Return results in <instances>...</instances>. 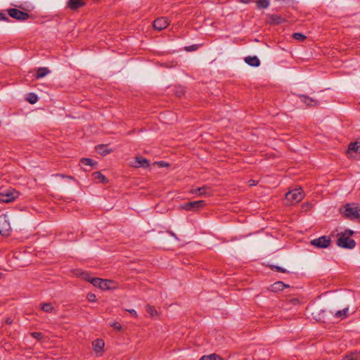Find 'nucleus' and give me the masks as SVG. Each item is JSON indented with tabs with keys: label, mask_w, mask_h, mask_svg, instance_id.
<instances>
[{
	"label": "nucleus",
	"mask_w": 360,
	"mask_h": 360,
	"mask_svg": "<svg viewBox=\"0 0 360 360\" xmlns=\"http://www.w3.org/2000/svg\"><path fill=\"white\" fill-rule=\"evenodd\" d=\"M288 285L283 283L282 281H277L270 286V290L272 292H278L283 290Z\"/></svg>",
	"instance_id": "obj_19"
},
{
	"label": "nucleus",
	"mask_w": 360,
	"mask_h": 360,
	"mask_svg": "<svg viewBox=\"0 0 360 360\" xmlns=\"http://www.w3.org/2000/svg\"><path fill=\"white\" fill-rule=\"evenodd\" d=\"M50 72L47 68H39L36 73V78L39 79L46 76Z\"/></svg>",
	"instance_id": "obj_21"
},
{
	"label": "nucleus",
	"mask_w": 360,
	"mask_h": 360,
	"mask_svg": "<svg viewBox=\"0 0 360 360\" xmlns=\"http://www.w3.org/2000/svg\"><path fill=\"white\" fill-rule=\"evenodd\" d=\"M84 5V2L82 0H68V6L71 10H77L79 8L83 6Z\"/></svg>",
	"instance_id": "obj_17"
},
{
	"label": "nucleus",
	"mask_w": 360,
	"mask_h": 360,
	"mask_svg": "<svg viewBox=\"0 0 360 360\" xmlns=\"http://www.w3.org/2000/svg\"><path fill=\"white\" fill-rule=\"evenodd\" d=\"M349 151L360 153V141L350 143L348 147Z\"/></svg>",
	"instance_id": "obj_22"
},
{
	"label": "nucleus",
	"mask_w": 360,
	"mask_h": 360,
	"mask_svg": "<svg viewBox=\"0 0 360 360\" xmlns=\"http://www.w3.org/2000/svg\"><path fill=\"white\" fill-rule=\"evenodd\" d=\"M343 360H360V356L358 353H351L346 355Z\"/></svg>",
	"instance_id": "obj_29"
},
{
	"label": "nucleus",
	"mask_w": 360,
	"mask_h": 360,
	"mask_svg": "<svg viewBox=\"0 0 360 360\" xmlns=\"http://www.w3.org/2000/svg\"><path fill=\"white\" fill-rule=\"evenodd\" d=\"M146 311L148 314H150L151 316H154L158 314L155 308L151 305H148L146 307Z\"/></svg>",
	"instance_id": "obj_32"
},
{
	"label": "nucleus",
	"mask_w": 360,
	"mask_h": 360,
	"mask_svg": "<svg viewBox=\"0 0 360 360\" xmlns=\"http://www.w3.org/2000/svg\"><path fill=\"white\" fill-rule=\"evenodd\" d=\"M81 162L84 165L91 166V167H93L97 164V162L96 161H94V160H92L91 158H82L81 160Z\"/></svg>",
	"instance_id": "obj_28"
},
{
	"label": "nucleus",
	"mask_w": 360,
	"mask_h": 360,
	"mask_svg": "<svg viewBox=\"0 0 360 360\" xmlns=\"http://www.w3.org/2000/svg\"><path fill=\"white\" fill-rule=\"evenodd\" d=\"M168 233H169L171 236H174V238H176V234H175L174 233H173L172 231H168Z\"/></svg>",
	"instance_id": "obj_45"
},
{
	"label": "nucleus",
	"mask_w": 360,
	"mask_h": 360,
	"mask_svg": "<svg viewBox=\"0 0 360 360\" xmlns=\"http://www.w3.org/2000/svg\"><path fill=\"white\" fill-rule=\"evenodd\" d=\"M103 278H93L90 281V283L94 285L95 287H98L99 288H101L102 283H103Z\"/></svg>",
	"instance_id": "obj_27"
},
{
	"label": "nucleus",
	"mask_w": 360,
	"mask_h": 360,
	"mask_svg": "<svg viewBox=\"0 0 360 360\" xmlns=\"http://www.w3.org/2000/svg\"><path fill=\"white\" fill-rule=\"evenodd\" d=\"M303 208L304 209V210H307V208H308V207H307V206H304V207H303Z\"/></svg>",
	"instance_id": "obj_50"
},
{
	"label": "nucleus",
	"mask_w": 360,
	"mask_h": 360,
	"mask_svg": "<svg viewBox=\"0 0 360 360\" xmlns=\"http://www.w3.org/2000/svg\"><path fill=\"white\" fill-rule=\"evenodd\" d=\"M41 309L42 311L50 313L53 310V307L50 303H44L41 304Z\"/></svg>",
	"instance_id": "obj_30"
},
{
	"label": "nucleus",
	"mask_w": 360,
	"mask_h": 360,
	"mask_svg": "<svg viewBox=\"0 0 360 360\" xmlns=\"http://www.w3.org/2000/svg\"><path fill=\"white\" fill-rule=\"evenodd\" d=\"M158 164L160 166H161V167H163V166H168V165H168V163H166V162H163V161H160V162H158Z\"/></svg>",
	"instance_id": "obj_42"
},
{
	"label": "nucleus",
	"mask_w": 360,
	"mask_h": 360,
	"mask_svg": "<svg viewBox=\"0 0 360 360\" xmlns=\"http://www.w3.org/2000/svg\"><path fill=\"white\" fill-rule=\"evenodd\" d=\"M19 196V193L14 188H8L0 192V202L9 203L15 200Z\"/></svg>",
	"instance_id": "obj_2"
},
{
	"label": "nucleus",
	"mask_w": 360,
	"mask_h": 360,
	"mask_svg": "<svg viewBox=\"0 0 360 360\" xmlns=\"http://www.w3.org/2000/svg\"><path fill=\"white\" fill-rule=\"evenodd\" d=\"M7 11L10 17L18 21H25L30 18L29 13L16 8H9Z\"/></svg>",
	"instance_id": "obj_5"
},
{
	"label": "nucleus",
	"mask_w": 360,
	"mask_h": 360,
	"mask_svg": "<svg viewBox=\"0 0 360 360\" xmlns=\"http://www.w3.org/2000/svg\"><path fill=\"white\" fill-rule=\"evenodd\" d=\"M249 184H250V186H255L256 185V181L255 180H250L249 181Z\"/></svg>",
	"instance_id": "obj_44"
},
{
	"label": "nucleus",
	"mask_w": 360,
	"mask_h": 360,
	"mask_svg": "<svg viewBox=\"0 0 360 360\" xmlns=\"http://www.w3.org/2000/svg\"><path fill=\"white\" fill-rule=\"evenodd\" d=\"M30 335L32 338H35V339H37L38 340H41L43 338V337H44L43 333H41L40 332H33V333H31Z\"/></svg>",
	"instance_id": "obj_34"
},
{
	"label": "nucleus",
	"mask_w": 360,
	"mask_h": 360,
	"mask_svg": "<svg viewBox=\"0 0 360 360\" xmlns=\"http://www.w3.org/2000/svg\"><path fill=\"white\" fill-rule=\"evenodd\" d=\"M292 37L295 39H297L300 41H304L305 39H306V37L302 34V33H300V32H295L292 34Z\"/></svg>",
	"instance_id": "obj_31"
},
{
	"label": "nucleus",
	"mask_w": 360,
	"mask_h": 360,
	"mask_svg": "<svg viewBox=\"0 0 360 360\" xmlns=\"http://www.w3.org/2000/svg\"><path fill=\"white\" fill-rule=\"evenodd\" d=\"M304 206H307V207H311V205L310 204L303 205V207H304Z\"/></svg>",
	"instance_id": "obj_46"
},
{
	"label": "nucleus",
	"mask_w": 360,
	"mask_h": 360,
	"mask_svg": "<svg viewBox=\"0 0 360 360\" xmlns=\"http://www.w3.org/2000/svg\"><path fill=\"white\" fill-rule=\"evenodd\" d=\"M200 360H223V359L216 354H212L202 356Z\"/></svg>",
	"instance_id": "obj_25"
},
{
	"label": "nucleus",
	"mask_w": 360,
	"mask_h": 360,
	"mask_svg": "<svg viewBox=\"0 0 360 360\" xmlns=\"http://www.w3.org/2000/svg\"><path fill=\"white\" fill-rule=\"evenodd\" d=\"M321 312H322L323 314H325V313L326 312V310H321Z\"/></svg>",
	"instance_id": "obj_48"
},
{
	"label": "nucleus",
	"mask_w": 360,
	"mask_h": 360,
	"mask_svg": "<svg viewBox=\"0 0 360 360\" xmlns=\"http://www.w3.org/2000/svg\"><path fill=\"white\" fill-rule=\"evenodd\" d=\"M104 345V341L101 339H96L92 342L94 350L97 353L103 351Z\"/></svg>",
	"instance_id": "obj_18"
},
{
	"label": "nucleus",
	"mask_w": 360,
	"mask_h": 360,
	"mask_svg": "<svg viewBox=\"0 0 360 360\" xmlns=\"http://www.w3.org/2000/svg\"><path fill=\"white\" fill-rule=\"evenodd\" d=\"M255 3L258 9L267 8L269 6L268 0H256Z\"/></svg>",
	"instance_id": "obj_23"
},
{
	"label": "nucleus",
	"mask_w": 360,
	"mask_h": 360,
	"mask_svg": "<svg viewBox=\"0 0 360 360\" xmlns=\"http://www.w3.org/2000/svg\"><path fill=\"white\" fill-rule=\"evenodd\" d=\"M110 326L113 327L117 330H120L122 328V326L119 323H117V322L112 323L110 324Z\"/></svg>",
	"instance_id": "obj_37"
},
{
	"label": "nucleus",
	"mask_w": 360,
	"mask_h": 360,
	"mask_svg": "<svg viewBox=\"0 0 360 360\" xmlns=\"http://www.w3.org/2000/svg\"><path fill=\"white\" fill-rule=\"evenodd\" d=\"M150 165V162L148 160L141 157V156H136L134 158V162L132 164V166L134 167H143L147 168Z\"/></svg>",
	"instance_id": "obj_11"
},
{
	"label": "nucleus",
	"mask_w": 360,
	"mask_h": 360,
	"mask_svg": "<svg viewBox=\"0 0 360 360\" xmlns=\"http://www.w3.org/2000/svg\"><path fill=\"white\" fill-rule=\"evenodd\" d=\"M96 150L98 154L103 156H105L112 152V150L109 149L108 146L105 144H101L97 146L96 147Z\"/></svg>",
	"instance_id": "obj_16"
},
{
	"label": "nucleus",
	"mask_w": 360,
	"mask_h": 360,
	"mask_svg": "<svg viewBox=\"0 0 360 360\" xmlns=\"http://www.w3.org/2000/svg\"><path fill=\"white\" fill-rule=\"evenodd\" d=\"M210 191H211V190H210V187H208L207 186H204L202 187L193 189L191 191V193L193 194H198L199 196H202V195H210Z\"/></svg>",
	"instance_id": "obj_13"
},
{
	"label": "nucleus",
	"mask_w": 360,
	"mask_h": 360,
	"mask_svg": "<svg viewBox=\"0 0 360 360\" xmlns=\"http://www.w3.org/2000/svg\"><path fill=\"white\" fill-rule=\"evenodd\" d=\"M82 278H84V280L85 281H89L91 280L92 278H91L89 274L86 273V272H83L82 274Z\"/></svg>",
	"instance_id": "obj_38"
},
{
	"label": "nucleus",
	"mask_w": 360,
	"mask_h": 360,
	"mask_svg": "<svg viewBox=\"0 0 360 360\" xmlns=\"http://www.w3.org/2000/svg\"><path fill=\"white\" fill-rule=\"evenodd\" d=\"M169 22L167 18L160 17L154 20L153 26L155 30L161 31L165 29L169 25Z\"/></svg>",
	"instance_id": "obj_10"
},
{
	"label": "nucleus",
	"mask_w": 360,
	"mask_h": 360,
	"mask_svg": "<svg viewBox=\"0 0 360 360\" xmlns=\"http://www.w3.org/2000/svg\"><path fill=\"white\" fill-rule=\"evenodd\" d=\"M354 231L350 229H346L344 232L341 233L340 234L345 236L346 237H349L354 234Z\"/></svg>",
	"instance_id": "obj_36"
},
{
	"label": "nucleus",
	"mask_w": 360,
	"mask_h": 360,
	"mask_svg": "<svg viewBox=\"0 0 360 360\" xmlns=\"http://www.w3.org/2000/svg\"><path fill=\"white\" fill-rule=\"evenodd\" d=\"M303 208L304 209V210H307V208H308V207H307V206H304V207H303Z\"/></svg>",
	"instance_id": "obj_49"
},
{
	"label": "nucleus",
	"mask_w": 360,
	"mask_h": 360,
	"mask_svg": "<svg viewBox=\"0 0 360 360\" xmlns=\"http://www.w3.org/2000/svg\"><path fill=\"white\" fill-rule=\"evenodd\" d=\"M322 318H324V316H322ZM317 320H318V321H321V317H319V318L317 319Z\"/></svg>",
	"instance_id": "obj_47"
},
{
	"label": "nucleus",
	"mask_w": 360,
	"mask_h": 360,
	"mask_svg": "<svg viewBox=\"0 0 360 360\" xmlns=\"http://www.w3.org/2000/svg\"><path fill=\"white\" fill-rule=\"evenodd\" d=\"M339 236L337 240V245L339 247L345 249H353L355 247L356 242L354 239L342 234H339Z\"/></svg>",
	"instance_id": "obj_4"
},
{
	"label": "nucleus",
	"mask_w": 360,
	"mask_h": 360,
	"mask_svg": "<svg viewBox=\"0 0 360 360\" xmlns=\"http://www.w3.org/2000/svg\"><path fill=\"white\" fill-rule=\"evenodd\" d=\"M11 231V227L8 219L6 215L0 216V234L8 236Z\"/></svg>",
	"instance_id": "obj_6"
},
{
	"label": "nucleus",
	"mask_w": 360,
	"mask_h": 360,
	"mask_svg": "<svg viewBox=\"0 0 360 360\" xmlns=\"http://www.w3.org/2000/svg\"><path fill=\"white\" fill-rule=\"evenodd\" d=\"M270 268L274 270V271H276L278 272H281V273H286L287 272V270L283 267H281L279 266H277V265H271L270 266Z\"/></svg>",
	"instance_id": "obj_33"
},
{
	"label": "nucleus",
	"mask_w": 360,
	"mask_h": 360,
	"mask_svg": "<svg viewBox=\"0 0 360 360\" xmlns=\"http://www.w3.org/2000/svg\"><path fill=\"white\" fill-rule=\"evenodd\" d=\"M117 284L112 280L103 279L101 289L103 290L116 288Z\"/></svg>",
	"instance_id": "obj_15"
},
{
	"label": "nucleus",
	"mask_w": 360,
	"mask_h": 360,
	"mask_svg": "<svg viewBox=\"0 0 360 360\" xmlns=\"http://www.w3.org/2000/svg\"><path fill=\"white\" fill-rule=\"evenodd\" d=\"M0 20L9 22L10 19L4 13L0 12Z\"/></svg>",
	"instance_id": "obj_39"
},
{
	"label": "nucleus",
	"mask_w": 360,
	"mask_h": 360,
	"mask_svg": "<svg viewBox=\"0 0 360 360\" xmlns=\"http://www.w3.org/2000/svg\"><path fill=\"white\" fill-rule=\"evenodd\" d=\"M297 96L301 99V101L305 103L308 107L316 106L319 104L318 101H316L307 95L297 94Z\"/></svg>",
	"instance_id": "obj_12"
},
{
	"label": "nucleus",
	"mask_w": 360,
	"mask_h": 360,
	"mask_svg": "<svg viewBox=\"0 0 360 360\" xmlns=\"http://www.w3.org/2000/svg\"><path fill=\"white\" fill-rule=\"evenodd\" d=\"M13 322V319L11 317H7L5 320V323L8 325L12 324Z\"/></svg>",
	"instance_id": "obj_40"
},
{
	"label": "nucleus",
	"mask_w": 360,
	"mask_h": 360,
	"mask_svg": "<svg viewBox=\"0 0 360 360\" xmlns=\"http://www.w3.org/2000/svg\"><path fill=\"white\" fill-rule=\"evenodd\" d=\"M205 205L204 200L187 202L183 204L181 207L187 211H197Z\"/></svg>",
	"instance_id": "obj_7"
},
{
	"label": "nucleus",
	"mask_w": 360,
	"mask_h": 360,
	"mask_svg": "<svg viewBox=\"0 0 360 360\" xmlns=\"http://www.w3.org/2000/svg\"><path fill=\"white\" fill-rule=\"evenodd\" d=\"M127 311H129L131 315L137 316V313L134 309H127Z\"/></svg>",
	"instance_id": "obj_41"
},
{
	"label": "nucleus",
	"mask_w": 360,
	"mask_h": 360,
	"mask_svg": "<svg viewBox=\"0 0 360 360\" xmlns=\"http://www.w3.org/2000/svg\"><path fill=\"white\" fill-rule=\"evenodd\" d=\"M239 1L243 4H249L252 1H254V0H239Z\"/></svg>",
	"instance_id": "obj_43"
},
{
	"label": "nucleus",
	"mask_w": 360,
	"mask_h": 360,
	"mask_svg": "<svg viewBox=\"0 0 360 360\" xmlns=\"http://www.w3.org/2000/svg\"><path fill=\"white\" fill-rule=\"evenodd\" d=\"M349 307H345L342 310H338L334 314V317L336 319H343L348 316Z\"/></svg>",
	"instance_id": "obj_20"
},
{
	"label": "nucleus",
	"mask_w": 360,
	"mask_h": 360,
	"mask_svg": "<svg viewBox=\"0 0 360 360\" xmlns=\"http://www.w3.org/2000/svg\"><path fill=\"white\" fill-rule=\"evenodd\" d=\"M26 101L31 104H34L38 101V96L34 93H29L27 96Z\"/></svg>",
	"instance_id": "obj_26"
},
{
	"label": "nucleus",
	"mask_w": 360,
	"mask_h": 360,
	"mask_svg": "<svg viewBox=\"0 0 360 360\" xmlns=\"http://www.w3.org/2000/svg\"><path fill=\"white\" fill-rule=\"evenodd\" d=\"M285 22V20L279 15L267 14L266 22L269 25H280Z\"/></svg>",
	"instance_id": "obj_9"
},
{
	"label": "nucleus",
	"mask_w": 360,
	"mask_h": 360,
	"mask_svg": "<svg viewBox=\"0 0 360 360\" xmlns=\"http://www.w3.org/2000/svg\"><path fill=\"white\" fill-rule=\"evenodd\" d=\"M86 298L90 302H95L97 300L96 295L92 292L88 293Z\"/></svg>",
	"instance_id": "obj_35"
},
{
	"label": "nucleus",
	"mask_w": 360,
	"mask_h": 360,
	"mask_svg": "<svg viewBox=\"0 0 360 360\" xmlns=\"http://www.w3.org/2000/svg\"><path fill=\"white\" fill-rule=\"evenodd\" d=\"M304 198L301 188H296L288 192L285 194V200L290 204H295L300 202Z\"/></svg>",
	"instance_id": "obj_3"
},
{
	"label": "nucleus",
	"mask_w": 360,
	"mask_h": 360,
	"mask_svg": "<svg viewBox=\"0 0 360 360\" xmlns=\"http://www.w3.org/2000/svg\"><path fill=\"white\" fill-rule=\"evenodd\" d=\"M330 238L326 236H323L318 238L311 240V244L319 248H328L330 245Z\"/></svg>",
	"instance_id": "obj_8"
},
{
	"label": "nucleus",
	"mask_w": 360,
	"mask_h": 360,
	"mask_svg": "<svg viewBox=\"0 0 360 360\" xmlns=\"http://www.w3.org/2000/svg\"><path fill=\"white\" fill-rule=\"evenodd\" d=\"M245 62L252 67H259L260 65V60L257 56H247L245 58Z\"/></svg>",
	"instance_id": "obj_14"
},
{
	"label": "nucleus",
	"mask_w": 360,
	"mask_h": 360,
	"mask_svg": "<svg viewBox=\"0 0 360 360\" xmlns=\"http://www.w3.org/2000/svg\"><path fill=\"white\" fill-rule=\"evenodd\" d=\"M92 175L95 179H98L101 183L105 184L108 181L107 178L100 172H95Z\"/></svg>",
	"instance_id": "obj_24"
},
{
	"label": "nucleus",
	"mask_w": 360,
	"mask_h": 360,
	"mask_svg": "<svg viewBox=\"0 0 360 360\" xmlns=\"http://www.w3.org/2000/svg\"><path fill=\"white\" fill-rule=\"evenodd\" d=\"M340 212L345 219L349 220L360 219V208L354 204L347 203L340 208Z\"/></svg>",
	"instance_id": "obj_1"
}]
</instances>
